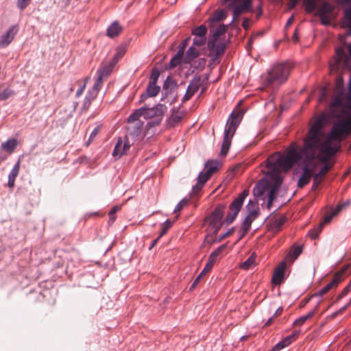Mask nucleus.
Returning a JSON list of instances; mask_svg holds the SVG:
<instances>
[{
	"label": "nucleus",
	"mask_w": 351,
	"mask_h": 351,
	"mask_svg": "<svg viewBox=\"0 0 351 351\" xmlns=\"http://www.w3.org/2000/svg\"><path fill=\"white\" fill-rule=\"evenodd\" d=\"M20 169V160L14 165L8 176H18Z\"/></svg>",
	"instance_id": "63"
},
{
	"label": "nucleus",
	"mask_w": 351,
	"mask_h": 351,
	"mask_svg": "<svg viewBox=\"0 0 351 351\" xmlns=\"http://www.w3.org/2000/svg\"><path fill=\"white\" fill-rule=\"evenodd\" d=\"M286 267V261H284L279 265L278 268L274 271L271 278V283L274 285H280L284 282V280H285V272Z\"/></svg>",
	"instance_id": "19"
},
{
	"label": "nucleus",
	"mask_w": 351,
	"mask_h": 351,
	"mask_svg": "<svg viewBox=\"0 0 351 351\" xmlns=\"http://www.w3.org/2000/svg\"><path fill=\"white\" fill-rule=\"evenodd\" d=\"M162 117L155 118L154 120L149 121L145 125V136L150 135L151 136L155 134L154 130H152V128L159 125L161 123Z\"/></svg>",
	"instance_id": "33"
},
{
	"label": "nucleus",
	"mask_w": 351,
	"mask_h": 351,
	"mask_svg": "<svg viewBox=\"0 0 351 351\" xmlns=\"http://www.w3.org/2000/svg\"><path fill=\"white\" fill-rule=\"evenodd\" d=\"M144 109L142 107L136 109L134 112L128 117L127 121L128 123L132 122H137L141 117H143Z\"/></svg>",
	"instance_id": "39"
},
{
	"label": "nucleus",
	"mask_w": 351,
	"mask_h": 351,
	"mask_svg": "<svg viewBox=\"0 0 351 351\" xmlns=\"http://www.w3.org/2000/svg\"><path fill=\"white\" fill-rule=\"evenodd\" d=\"M328 117L326 114H322L317 117L315 121L310 126L308 130L309 137L304 141V147L307 153H313L314 148L317 145L320 140L322 130L328 121Z\"/></svg>",
	"instance_id": "4"
},
{
	"label": "nucleus",
	"mask_w": 351,
	"mask_h": 351,
	"mask_svg": "<svg viewBox=\"0 0 351 351\" xmlns=\"http://www.w3.org/2000/svg\"><path fill=\"white\" fill-rule=\"evenodd\" d=\"M130 41L131 38L127 40L124 43H122L119 46L117 47L116 53L110 60L112 62V64H117L119 61L123 57L126 52L127 47L130 43Z\"/></svg>",
	"instance_id": "21"
},
{
	"label": "nucleus",
	"mask_w": 351,
	"mask_h": 351,
	"mask_svg": "<svg viewBox=\"0 0 351 351\" xmlns=\"http://www.w3.org/2000/svg\"><path fill=\"white\" fill-rule=\"evenodd\" d=\"M244 168L245 167L242 164L239 163L232 167H230L229 168V171L235 175L242 174L244 173Z\"/></svg>",
	"instance_id": "53"
},
{
	"label": "nucleus",
	"mask_w": 351,
	"mask_h": 351,
	"mask_svg": "<svg viewBox=\"0 0 351 351\" xmlns=\"http://www.w3.org/2000/svg\"><path fill=\"white\" fill-rule=\"evenodd\" d=\"M103 84V78L101 77V76H97V78L96 79L94 85L93 86V89L100 90L101 86Z\"/></svg>",
	"instance_id": "64"
},
{
	"label": "nucleus",
	"mask_w": 351,
	"mask_h": 351,
	"mask_svg": "<svg viewBox=\"0 0 351 351\" xmlns=\"http://www.w3.org/2000/svg\"><path fill=\"white\" fill-rule=\"evenodd\" d=\"M226 205L221 204H218L214 210L205 218V221L209 223H219L223 221L224 215Z\"/></svg>",
	"instance_id": "17"
},
{
	"label": "nucleus",
	"mask_w": 351,
	"mask_h": 351,
	"mask_svg": "<svg viewBox=\"0 0 351 351\" xmlns=\"http://www.w3.org/2000/svg\"><path fill=\"white\" fill-rule=\"evenodd\" d=\"M144 123L142 121H138L134 124L126 127L128 134L132 138L138 136L143 131Z\"/></svg>",
	"instance_id": "25"
},
{
	"label": "nucleus",
	"mask_w": 351,
	"mask_h": 351,
	"mask_svg": "<svg viewBox=\"0 0 351 351\" xmlns=\"http://www.w3.org/2000/svg\"><path fill=\"white\" fill-rule=\"evenodd\" d=\"M160 91V87L157 85V84H152L151 83H148L145 93H147V96H149L150 97H156Z\"/></svg>",
	"instance_id": "37"
},
{
	"label": "nucleus",
	"mask_w": 351,
	"mask_h": 351,
	"mask_svg": "<svg viewBox=\"0 0 351 351\" xmlns=\"http://www.w3.org/2000/svg\"><path fill=\"white\" fill-rule=\"evenodd\" d=\"M197 45L193 44L189 47L186 51L184 64H191L200 54L199 51L197 49Z\"/></svg>",
	"instance_id": "23"
},
{
	"label": "nucleus",
	"mask_w": 351,
	"mask_h": 351,
	"mask_svg": "<svg viewBox=\"0 0 351 351\" xmlns=\"http://www.w3.org/2000/svg\"><path fill=\"white\" fill-rule=\"evenodd\" d=\"M346 56L344 48L341 46L335 48V59L337 64H340Z\"/></svg>",
	"instance_id": "43"
},
{
	"label": "nucleus",
	"mask_w": 351,
	"mask_h": 351,
	"mask_svg": "<svg viewBox=\"0 0 351 351\" xmlns=\"http://www.w3.org/2000/svg\"><path fill=\"white\" fill-rule=\"evenodd\" d=\"M191 40V36H188L180 43L177 53L171 58L169 64H165V70L173 69L184 62V51Z\"/></svg>",
	"instance_id": "8"
},
{
	"label": "nucleus",
	"mask_w": 351,
	"mask_h": 351,
	"mask_svg": "<svg viewBox=\"0 0 351 351\" xmlns=\"http://www.w3.org/2000/svg\"><path fill=\"white\" fill-rule=\"evenodd\" d=\"M160 73L161 71L156 66L153 67L151 70L149 82L152 84H157Z\"/></svg>",
	"instance_id": "45"
},
{
	"label": "nucleus",
	"mask_w": 351,
	"mask_h": 351,
	"mask_svg": "<svg viewBox=\"0 0 351 351\" xmlns=\"http://www.w3.org/2000/svg\"><path fill=\"white\" fill-rule=\"evenodd\" d=\"M334 8L330 2L325 1L322 3L318 14L322 25L328 24V16L332 12Z\"/></svg>",
	"instance_id": "18"
},
{
	"label": "nucleus",
	"mask_w": 351,
	"mask_h": 351,
	"mask_svg": "<svg viewBox=\"0 0 351 351\" xmlns=\"http://www.w3.org/2000/svg\"><path fill=\"white\" fill-rule=\"evenodd\" d=\"M329 223L324 222V217H323L322 221L319 224L318 227L315 229L309 230L308 235L312 239H316L318 237L319 234L322 230L323 227L328 224Z\"/></svg>",
	"instance_id": "40"
},
{
	"label": "nucleus",
	"mask_w": 351,
	"mask_h": 351,
	"mask_svg": "<svg viewBox=\"0 0 351 351\" xmlns=\"http://www.w3.org/2000/svg\"><path fill=\"white\" fill-rule=\"evenodd\" d=\"M189 204V200L186 198H183L174 208L173 213H177L182 210L185 205Z\"/></svg>",
	"instance_id": "61"
},
{
	"label": "nucleus",
	"mask_w": 351,
	"mask_h": 351,
	"mask_svg": "<svg viewBox=\"0 0 351 351\" xmlns=\"http://www.w3.org/2000/svg\"><path fill=\"white\" fill-rule=\"evenodd\" d=\"M257 211L252 210L248 213L241 224V228L250 232L252 222L257 219Z\"/></svg>",
	"instance_id": "28"
},
{
	"label": "nucleus",
	"mask_w": 351,
	"mask_h": 351,
	"mask_svg": "<svg viewBox=\"0 0 351 351\" xmlns=\"http://www.w3.org/2000/svg\"><path fill=\"white\" fill-rule=\"evenodd\" d=\"M167 86L176 89L178 88L177 81L173 79L171 75H168L164 81L162 89H167Z\"/></svg>",
	"instance_id": "44"
},
{
	"label": "nucleus",
	"mask_w": 351,
	"mask_h": 351,
	"mask_svg": "<svg viewBox=\"0 0 351 351\" xmlns=\"http://www.w3.org/2000/svg\"><path fill=\"white\" fill-rule=\"evenodd\" d=\"M14 95L15 92L10 87H6L0 93V101H5Z\"/></svg>",
	"instance_id": "47"
},
{
	"label": "nucleus",
	"mask_w": 351,
	"mask_h": 351,
	"mask_svg": "<svg viewBox=\"0 0 351 351\" xmlns=\"http://www.w3.org/2000/svg\"><path fill=\"white\" fill-rule=\"evenodd\" d=\"M223 167V162L218 159H210L204 163V170L199 172L197 176H213L217 173Z\"/></svg>",
	"instance_id": "11"
},
{
	"label": "nucleus",
	"mask_w": 351,
	"mask_h": 351,
	"mask_svg": "<svg viewBox=\"0 0 351 351\" xmlns=\"http://www.w3.org/2000/svg\"><path fill=\"white\" fill-rule=\"evenodd\" d=\"M305 10L308 13H311L317 9V0H305Z\"/></svg>",
	"instance_id": "49"
},
{
	"label": "nucleus",
	"mask_w": 351,
	"mask_h": 351,
	"mask_svg": "<svg viewBox=\"0 0 351 351\" xmlns=\"http://www.w3.org/2000/svg\"><path fill=\"white\" fill-rule=\"evenodd\" d=\"M92 101L93 100L89 99L88 97H85L82 108H81V113H83L84 112H86L88 110Z\"/></svg>",
	"instance_id": "62"
},
{
	"label": "nucleus",
	"mask_w": 351,
	"mask_h": 351,
	"mask_svg": "<svg viewBox=\"0 0 351 351\" xmlns=\"http://www.w3.org/2000/svg\"><path fill=\"white\" fill-rule=\"evenodd\" d=\"M314 153H307L306 149L293 148L286 154L276 152L265 160L267 171L262 170L263 176H282L287 173L294 167L302 171L300 176H326L325 171L329 168L326 163L317 173H311L314 167Z\"/></svg>",
	"instance_id": "1"
},
{
	"label": "nucleus",
	"mask_w": 351,
	"mask_h": 351,
	"mask_svg": "<svg viewBox=\"0 0 351 351\" xmlns=\"http://www.w3.org/2000/svg\"><path fill=\"white\" fill-rule=\"evenodd\" d=\"M256 254L252 253L244 262L241 265V268L247 270L250 269L255 263Z\"/></svg>",
	"instance_id": "41"
},
{
	"label": "nucleus",
	"mask_w": 351,
	"mask_h": 351,
	"mask_svg": "<svg viewBox=\"0 0 351 351\" xmlns=\"http://www.w3.org/2000/svg\"><path fill=\"white\" fill-rule=\"evenodd\" d=\"M18 31V25L16 24L10 26L8 31L0 37V49L8 46L14 40Z\"/></svg>",
	"instance_id": "16"
},
{
	"label": "nucleus",
	"mask_w": 351,
	"mask_h": 351,
	"mask_svg": "<svg viewBox=\"0 0 351 351\" xmlns=\"http://www.w3.org/2000/svg\"><path fill=\"white\" fill-rule=\"evenodd\" d=\"M228 25L221 24L214 31H210V36L208 40L210 46H213V43H218L221 36L224 35L227 32Z\"/></svg>",
	"instance_id": "20"
},
{
	"label": "nucleus",
	"mask_w": 351,
	"mask_h": 351,
	"mask_svg": "<svg viewBox=\"0 0 351 351\" xmlns=\"http://www.w3.org/2000/svg\"><path fill=\"white\" fill-rule=\"evenodd\" d=\"M238 215H239V213H237L236 212L230 211L227 214L225 219H223V222H225V224L227 226L230 225L231 223H232L234 221V220L236 219Z\"/></svg>",
	"instance_id": "51"
},
{
	"label": "nucleus",
	"mask_w": 351,
	"mask_h": 351,
	"mask_svg": "<svg viewBox=\"0 0 351 351\" xmlns=\"http://www.w3.org/2000/svg\"><path fill=\"white\" fill-rule=\"evenodd\" d=\"M255 199L256 200H252V199L249 200L247 204L245 206V210H247V214L250 213V212H252V210L257 211V213H258L257 218H258L261 215V210H260V208L258 206V204L257 202V200L258 199Z\"/></svg>",
	"instance_id": "38"
},
{
	"label": "nucleus",
	"mask_w": 351,
	"mask_h": 351,
	"mask_svg": "<svg viewBox=\"0 0 351 351\" xmlns=\"http://www.w3.org/2000/svg\"><path fill=\"white\" fill-rule=\"evenodd\" d=\"M115 65L112 64V62L110 61L108 64L103 66L97 71L98 76H101V78L108 77L112 73Z\"/></svg>",
	"instance_id": "35"
},
{
	"label": "nucleus",
	"mask_w": 351,
	"mask_h": 351,
	"mask_svg": "<svg viewBox=\"0 0 351 351\" xmlns=\"http://www.w3.org/2000/svg\"><path fill=\"white\" fill-rule=\"evenodd\" d=\"M242 205L237 203V202L232 200V202L230 204L228 208L230 211L236 212L237 213H239L241 211V209L242 208Z\"/></svg>",
	"instance_id": "57"
},
{
	"label": "nucleus",
	"mask_w": 351,
	"mask_h": 351,
	"mask_svg": "<svg viewBox=\"0 0 351 351\" xmlns=\"http://www.w3.org/2000/svg\"><path fill=\"white\" fill-rule=\"evenodd\" d=\"M228 7L232 11V20L228 25L232 24L235 21L239 20L243 13L251 12L252 11V0H230Z\"/></svg>",
	"instance_id": "7"
},
{
	"label": "nucleus",
	"mask_w": 351,
	"mask_h": 351,
	"mask_svg": "<svg viewBox=\"0 0 351 351\" xmlns=\"http://www.w3.org/2000/svg\"><path fill=\"white\" fill-rule=\"evenodd\" d=\"M248 195H249V189H245L243 190L238 195V196L236 198H234L233 200L243 206L244 200L248 196Z\"/></svg>",
	"instance_id": "50"
},
{
	"label": "nucleus",
	"mask_w": 351,
	"mask_h": 351,
	"mask_svg": "<svg viewBox=\"0 0 351 351\" xmlns=\"http://www.w3.org/2000/svg\"><path fill=\"white\" fill-rule=\"evenodd\" d=\"M223 224H225L223 220L222 221H219V223H209V226L207 230H209L210 228L212 229L213 232H209V234H211L213 236L215 237L221 229Z\"/></svg>",
	"instance_id": "46"
},
{
	"label": "nucleus",
	"mask_w": 351,
	"mask_h": 351,
	"mask_svg": "<svg viewBox=\"0 0 351 351\" xmlns=\"http://www.w3.org/2000/svg\"><path fill=\"white\" fill-rule=\"evenodd\" d=\"M351 128V114L346 113L343 119L335 122L330 130L328 138L335 141H340L350 132Z\"/></svg>",
	"instance_id": "6"
},
{
	"label": "nucleus",
	"mask_w": 351,
	"mask_h": 351,
	"mask_svg": "<svg viewBox=\"0 0 351 351\" xmlns=\"http://www.w3.org/2000/svg\"><path fill=\"white\" fill-rule=\"evenodd\" d=\"M275 212L271 214L272 217L267 223L269 230L274 234H278L282 230L283 226L288 221V218L285 215L277 217L274 215Z\"/></svg>",
	"instance_id": "12"
},
{
	"label": "nucleus",
	"mask_w": 351,
	"mask_h": 351,
	"mask_svg": "<svg viewBox=\"0 0 351 351\" xmlns=\"http://www.w3.org/2000/svg\"><path fill=\"white\" fill-rule=\"evenodd\" d=\"M206 64V58H199L191 66L193 67L194 69L202 71L204 69Z\"/></svg>",
	"instance_id": "52"
},
{
	"label": "nucleus",
	"mask_w": 351,
	"mask_h": 351,
	"mask_svg": "<svg viewBox=\"0 0 351 351\" xmlns=\"http://www.w3.org/2000/svg\"><path fill=\"white\" fill-rule=\"evenodd\" d=\"M278 195H274L273 194V193H270L269 194H267V208L268 210H271L272 206H273V204H274V202L275 201V199H276Z\"/></svg>",
	"instance_id": "59"
},
{
	"label": "nucleus",
	"mask_w": 351,
	"mask_h": 351,
	"mask_svg": "<svg viewBox=\"0 0 351 351\" xmlns=\"http://www.w3.org/2000/svg\"><path fill=\"white\" fill-rule=\"evenodd\" d=\"M122 144V140L121 138H119L112 152V156L114 157L120 158L123 155Z\"/></svg>",
	"instance_id": "48"
},
{
	"label": "nucleus",
	"mask_w": 351,
	"mask_h": 351,
	"mask_svg": "<svg viewBox=\"0 0 351 351\" xmlns=\"http://www.w3.org/2000/svg\"><path fill=\"white\" fill-rule=\"evenodd\" d=\"M210 178L211 177H197V182L193 186L190 195L192 196L198 193Z\"/></svg>",
	"instance_id": "31"
},
{
	"label": "nucleus",
	"mask_w": 351,
	"mask_h": 351,
	"mask_svg": "<svg viewBox=\"0 0 351 351\" xmlns=\"http://www.w3.org/2000/svg\"><path fill=\"white\" fill-rule=\"evenodd\" d=\"M313 178V182L312 184L311 189L313 191H317L320 184L324 181L325 177H312Z\"/></svg>",
	"instance_id": "58"
},
{
	"label": "nucleus",
	"mask_w": 351,
	"mask_h": 351,
	"mask_svg": "<svg viewBox=\"0 0 351 351\" xmlns=\"http://www.w3.org/2000/svg\"><path fill=\"white\" fill-rule=\"evenodd\" d=\"M351 205V199H348L343 203H338L335 208H331L324 215V222L330 223L334 217L337 216L344 208Z\"/></svg>",
	"instance_id": "15"
},
{
	"label": "nucleus",
	"mask_w": 351,
	"mask_h": 351,
	"mask_svg": "<svg viewBox=\"0 0 351 351\" xmlns=\"http://www.w3.org/2000/svg\"><path fill=\"white\" fill-rule=\"evenodd\" d=\"M182 114L179 115L178 114H171L169 118V125L170 128L174 127L176 124L179 123L184 116V112H181Z\"/></svg>",
	"instance_id": "42"
},
{
	"label": "nucleus",
	"mask_w": 351,
	"mask_h": 351,
	"mask_svg": "<svg viewBox=\"0 0 351 351\" xmlns=\"http://www.w3.org/2000/svg\"><path fill=\"white\" fill-rule=\"evenodd\" d=\"M303 252V245L293 244L291 245L286 258L291 263H293Z\"/></svg>",
	"instance_id": "22"
},
{
	"label": "nucleus",
	"mask_w": 351,
	"mask_h": 351,
	"mask_svg": "<svg viewBox=\"0 0 351 351\" xmlns=\"http://www.w3.org/2000/svg\"><path fill=\"white\" fill-rule=\"evenodd\" d=\"M242 101H240L233 110L226 121L223 132V139L219 153V156L225 157L227 156L233 138L238 127L239 126L246 110L240 108Z\"/></svg>",
	"instance_id": "2"
},
{
	"label": "nucleus",
	"mask_w": 351,
	"mask_h": 351,
	"mask_svg": "<svg viewBox=\"0 0 351 351\" xmlns=\"http://www.w3.org/2000/svg\"><path fill=\"white\" fill-rule=\"evenodd\" d=\"M122 29L123 28L119 23L117 21H114L107 28L106 36L110 38H114L120 34Z\"/></svg>",
	"instance_id": "26"
},
{
	"label": "nucleus",
	"mask_w": 351,
	"mask_h": 351,
	"mask_svg": "<svg viewBox=\"0 0 351 351\" xmlns=\"http://www.w3.org/2000/svg\"><path fill=\"white\" fill-rule=\"evenodd\" d=\"M217 238L213 236V234L207 233L205 235L204 239V245H208L209 247H210L214 243H217V242L216 240Z\"/></svg>",
	"instance_id": "54"
},
{
	"label": "nucleus",
	"mask_w": 351,
	"mask_h": 351,
	"mask_svg": "<svg viewBox=\"0 0 351 351\" xmlns=\"http://www.w3.org/2000/svg\"><path fill=\"white\" fill-rule=\"evenodd\" d=\"M285 177H262L254 186L252 193L255 199H265L264 194L273 193L278 195Z\"/></svg>",
	"instance_id": "3"
},
{
	"label": "nucleus",
	"mask_w": 351,
	"mask_h": 351,
	"mask_svg": "<svg viewBox=\"0 0 351 351\" xmlns=\"http://www.w3.org/2000/svg\"><path fill=\"white\" fill-rule=\"evenodd\" d=\"M228 16L227 12L223 10L218 9L215 10L212 16H210L208 19L207 22L210 25H213L215 23L224 20Z\"/></svg>",
	"instance_id": "27"
},
{
	"label": "nucleus",
	"mask_w": 351,
	"mask_h": 351,
	"mask_svg": "<svg viewBox=\"0 0 351 351\" xmlns=\"http://www.w3.org/2000/svg\"><path fill=\"white\" fill-rule=\"evenodd\" d=\"M298 178H299V179L298 181V187L299 189H302L310 182L311 178L312 177H298Z\"/></svg>",
	"instance_id": "56"
},
{
	"label": "nucleus",
	"mask_w": 351,
	"mask_h": 351,
	"mask_svg": "<svg viewBox=\"0 0 351 351\" xmlns=\"http://www.w3.org/2000/svg\"><path fill=\"white\" fill-rule=\"evenodd\" d=\"M202 86V76L196 74L190 81L186 90L193 96Z\"/></svg>",
	"instance_id": "24"
},
{
	"label": "nucleus",
	"mask_w": 351,
	"mask_h": 351,
	"mask_svg": "<svg viewBox=\"0 0 351 351\" xmlns=\"http://www.w3.org/2000/svg\"><path fill=\"white\" fill-rule=\"evenodd\" d=\"M208 27L204 23L198 26H195L191 29V35L194 36L193 39V45L197 47H202L207 42Z\"/></svg>",
	"instance_id": "9"
},
{
	"label": "nucleus",
	"mask_w": 351,
	"mask_h": 351,
	"mask_svg": "<svg viewBox=\"0 0 351 351\" xmlns=\"http://www.w3.org/2000/svg\"><path fill=\"white\" fill-rule=\"evenodd\" d=\"M228 247V243H223L213 251L208 256L207 262L214 265L215 261L217 256Z\"/></svg>",
	"instance_id": "34"
},
{
	"label": "nucleus",
	"mask_w": 351,
	"mask_h": 351,
	"mask_svg": "<svg viewBox=\"0 0 351 351\" xmlns=\"http://www.w3.org/2000/svg\"><path fill=\"white\" fill-rule=\"evenodd\" d=\"M235 230H236L235 227H232L231 228L228 229L225 233L221 234V235H219V237L217 238L216 241L219 242V243L222 241L226 238H227V237H230V235H232L233 234V232L235 231Z\"/></svg>",
	"instance_id": "55"
},
{
	"label": "nucleus",
	"mask_w": 351,
	"mask_h": 351,
	"mask_svg": "<svg viewBox=\"0 0 351 351\" xmlns=\"http://www.w3.org/2000/svg\"><path fill=\"white\" fill-rule=\"evenodd\" d=\"M19 145V142L16 138H12L8 139L7 141L3 143L1 145V148L3 150L6 151L8 153H12Z\"/></svg>",
	"instance_id": "32"
},
{
	"label": "nucleus",
	"mask_w": 351,
	"mask_h": 351,
	"mask_svg": "<svg viewBox=\"0 0 351 351\" xmlns=\"http://www.w3.org/2000/svg\"><path fill=\"white\" fill-rule=\"evenodd\" d=\"M142 108L144 109L143 118L145 119L163 117L167 110V107L165 104L160 103L153 107H149V105L145 104L142 106Z\"/></svg>",
	"instance_id": "10"
},
{
	"label": "nucleus",
	"mask_w": 351,
	"mask_h": 351,
	"mask_svg": "<svg viewBox=\"0 0 351 351\" xmlns=\"http://www.w3.org/2000/svg\"><path fill=\"white\" fill-rule=\"evenodd\" d=\"M345 272L346 269L335 274L332 280L322 287L317 293H315L314 296L322 297L331 289L336 288L343 280V275Z\"/></svg>",
	"instance_id": "13"
},
{
	"label": "nucleus",
	"mask_w": 351,
	"mask_h": 351,
	"mask_svg": "<svg viewBox=\"0 0 351 351\" xmlns=\"http://www.w3.org/2000/svg\"><path fill=\"white\" fill-rule=\"evenodd\" d=\"M32 0H17L16 6L21 10H24L31 3Z\"/></svg>",
	"instance_id": "60"
},
{
	"label": "nucleus",
	"mask_w": 351,
	"mask_h": 351,
	"mask_svg": "<svg viewBox=\"0 0 351 351\" xmlns=\"http://www.w3.org/2000/svg\"><path fill=\"white\" fill-rule=\"evenodd\" d=\"M337 3L346 6L343 10V21L347 25H351V0H337Z\"/></svg>",
	"instance_id": "29"
},
{
	"label": "nucleus",
	"mask_w": 351,
	"mask_h": 351,
	"mask_svg": "<svg viewBox=\"0 0 351 351\" xmlns=\"http://www.w3.org/2000/svg\"><path fill=\"white\" fill-rule=\"evenodd\" d=\"M213 267V266L212 265H210L208 262L206 263V264L205 265L204 269L201 271V272L198 274V276L195 278V279L194 280V281L193 282V283L190 286L189 289V291H193L195 289V288L197 287V285L199 283V282L202 280V278L208 271H210L212 269Z\"/></svg>",
	"instance_id": "30"
},
{
	"label": "nucleus",
	"mask_w": 351,
	"mask_h": 351,
	"mask_svg": "<svg viewBox=\"0 0 351 351\" xmlns=\"http://www.w3.org/2000/svg\"><path fill=\"white\" fill-rule=\"evenodd\" d=\"M207 48L209 50L208 56L210 58V61H215L224 54L226 44L225 42H215L213 43V46L211 47L209 45V42H207Z\"/></svg>",
	"instance_id": "14"
},
{
	"label": "nucleus",
	"mask_w": 351,
	"mask_h": 351,
	"mask_svg": "<svg viewBox=\"0 0 351 351\" xmlns=\"http://www.w3.org/2000/svg\"><path fill=\"white\" fill-rule=\"evenodd\" d=\"M290 68L285 63H278L268 71L265 84L271 86L274 83L280 85L285 83L290 75Z\"/></svg>",
	"instance_id": "5"
},
{
	"label": "nucleus",
	"mask_w": 351,
	"mask_h": 351,
	"mask_svg": "<svg viewBox=\"0 0 351 351\" xmlns=\"http://www.w3.org/2000/svg\"><path fill=\"white\" fill-rule=\"evenodd\" d=\"M178 216H176L175 217V219L173 221H171L170 219H167L165 222L161 223V230L159 233V238H162L164 235H165L169 230L172 227L174 222L178 219Z\"/></svg>",
	"instance_id": "36"
}]
</instances>
